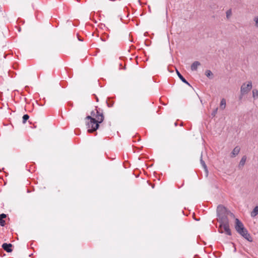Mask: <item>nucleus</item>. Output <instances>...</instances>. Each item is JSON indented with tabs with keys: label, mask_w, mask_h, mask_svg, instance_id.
Segmentation results:
<instances>
[{
	"label": "nucleus",
	"mask_w": 258,
	"mask_h": 258,
	"mask_svg": "<svg viewBox=\"0 0 258 258\" xmlns=\"http://www.w3.org/2000/svg\"><path fill=\"white\" fill-rule=\"evenodd\" d=\"M235 229L240 235L249 241H252V238L244 227L243 223L237 218L235 219Z\"/></svg>",
	"instance_id": "1"
},
{
	"label": "nucleus",
	"mask_w": 258,
	"mask_h": 258,
	"mask_svg": "<svg viewBox=\"0 0 258 258\" xmlns=\"http://www.w3.org/2000/svg\"><path fill=\"white\" fill-rule=\"evenodd\" d=\"M86 119L90 120L87 122L86 124L88 128V132L89 133H93L98 128L99 123L101 122H98V120H96L95 118L92 116H87L86 117Z\"/></svg>",
	"instance_id": "2"
},
{
	"label": "nucleus",
	"mask_w": 258,
	"mask_h": 258,
	"mask_svg": "<svg viewBox=\"0 0 258 258\" xmlns=\"http://www.w3.org/2000/svg\"><path fill=\"white\" fill-rule=\"evenodd\" d=\"M217 214L219 217V221H222L223 218L228 219L227 216L230 214L233 216V214L222 205H219L217 208Z\"/></svg>",
	"instance_id": "3"
},
{
	"label": "nucleus",
	"mask_w": 258,
	"mask_h": 258,
	"mask_svg": "<svg viewBox=\"0 0 258 258\" xmlns=\"http://www.w3.org/2000/svg\"><path fill=\"white\" fill-rule=\"evenodd\" d=\"M220 225L219 227V231L220 233L225 232L228 235H231V232L229 228V221L228 219H223L222 221H219Z\"/></svg>",
	"instance_id": "4"
},
{
	"label": "nucleus",
	"mask_w": 258,
	"mask_h": 258,
	"mask_svg": "<svg viewBox=\"0 0 258 258\" xmlns=\"http://www.w3.org/2000/svg\"><path fill=\"white\" fill-rule=\"evenodd\" d=\"M89 116L95 118L98 122H103L104 119L103 111L100 108L98 109L97 107L91 112V115Z\"/></svg>",
	"instance_id": "5"
},
{
	"label": "nucleus",
	"mask_w": 258,
	"mask_h": 258,
	"mask_svg": "<svg viewBox=\"0 0 258 258\" xmlns=\"http://www.w3.org/2000/svg\"><path fill=\"white\" fill-rule=\"evenodd\" d=\"M252 87V82L251 81H248L246 83H243L240 88V99H241L243 95L247 94L251 89Z\"/></svg>",
	"instance_id": "6"
},
{
	"label": "nucleus",
	"mask_w": 258,
	"mask_h": 258,
	"mask_svg": "<svg viewBox=\"0 0 258 258\" xmlns=\"http://www.w3.org/2000/svg\"><path fill=\"white\" fill-rule=\"evenodd\" d=\"M12 246V244L11 243H4L2 245V247L7 252H11L12 251V249L11 248Z\"/></svg>",
	"instance_id": "7"
},
{
	"label": "nucleus",
	"mask_w": 258,
	"mask_h": 258,
	"mask_svg": "<svg viewBox=\"0 0 258 258\" xmlns=\"http://www.w3.org/2000/svg\"><path fill=\"white\" fill-rule=\"evenodd\" d=\"M240 151V148L239 146L235 147L231 152L230 154V157L231 158H234L236 157L239 154Z\"/></svg>",
	"instance_id": "8"
},
{
	"label": "nucleus",
	"mask_w": 258,
	"mask_h": 258,
	"mask_svg": "<svg viewBox=\"0 0 258 258\" xmlns=\"http://www.w3.org/2000/svg\"><path fill=\"white\" fill-rule=\"evenodd\" d=\"M201 65V63L198 61H194L191 65L190 69L191 71H197L198 68Z\"/></svg>",
	"instance_id": "9"
},
{
	"label": "nucleus",
	"mask_w": 258,
	"mask_h": 258,
	"mask_svg": "<svg viewBox=\"0 0 258 258\" xmlns=\"http://www.w3.org/2000/svg\"><path fill=\"white\" fill-rule=\"evenodd\" d=\"M176 73L177 74L179 78V79L181 80V81L186 84L188 85V86H190V85L189 84L188 82L186 81V80L183 77V76L180 74V73L177 70H176Z\"/></svg>",
	"instance_id": "10"
},
{
	"label": "nucleus",
	"mask_w": 258,
	"mask_h": 258,
	"mask_svg": "<svg viewBox=\"0 0 258 258\" xmlns=\"http://www.w3.org/2000/svg\"><path fill=\"white\" fill-rule=\"evenodd\" d=\"M7 217L6 215L5 214H2L0 215V225L2 226H4L5 224V221L4 220V219Z\"/></svg>",
	"instance_id": "11"
},
{
	"label": "nucleus",
	"mask_w": 258,
	"mask_h": 258,
	"mask_svg": "<svg viewBox=\"0 0 258 258\" xmlns=\"http://www.w3.org/2000/svg\"><path fill=\"white\" fill-rule=\"evenodd\" d=\"M246 160V156H243L240 161V162H239V164L238 165L239 168L242 167L244 165Z\"/></svg>",
	"instance_id": "12"
},
{
	"label": "nucleus",
	"mask_w": 258,
	"mask_h": 258,
	"mask_svg": "<svg viewBox=\"0 0 258 258\" xmlns=\"http://www.w3.org/2000/svg\"><path fill=\"white\" fill-rule=\"evenodd\" d=\"M226 105V100L224 98L221 99L220 104V108L222 110H224Z\"/></svg>",
	"instance_id": "13"
},
{
	"label": "nucleus",
	"mask_w": 258,
	"mask_h": 258,
	"mask_svg": "<svg viewBox=\"0 0 258 258\" xmlns=\"http://www.w3.org/2000/svg\"><path fill=\"white\" fill-rule=\"evenodd\" d=\"M258 214V206H256L253 209L252 212H251V216L252 217H255Z\"/></svg>",
	"instance_id": "14"
},
{
	"label": "nucleus",
	"mask_w": 258,
	"mask_h": 258,
	"mask_svg": "<svg viewBox=\"0 0 258 258\" xmlns=\"http://www.w3.org/2000/svg\"><path fill=\"white\" fill-rule=\"evenodd\" d=\"M200 162H201L202 166L203 167V168H204L205 171L207 172V171H208L207 167L206 166L205 162L203 160L202 155H201V156Z\"/></svg>",
	"instance_id": "15"
},
{
	"label": "nucleus",
	"mask_w": 258,
	"mask_h": 258,
	"mask_svg": "<svg viewBox=\"0 0 258 258\" xmlns=\"http://www.w3.org/2000/svg\"><path fill=\"white\" fill-rule=\"evenodd\" d=\"M252 97L254 99H257L258 98V91L256 89H253L252 90Z\"/></svg>",
	"instance_id": "16"
},
{
	"label": "nucleus",
	"mask_w": 258,
	"mask_h": 258,
	"mask_svg": "<svg viewBox=\"0 0 258 258\" xmlns=\"http://www.w3.org/2000/svg\"><path fill=\"white\" fill-rule=\"evenodd\" d=\"M226 14L227 19H229L232 15V10L230 9L228 10H227L226 12Z\"/></svg>",
	"instance_id": "17"
},
{
	"label": "nucleus",
	"mask_w": 258,
	"mask_h": 258,
	"mask_svg": "<svg viewBox=\"0 0 258 258\" xmlns=\"http://www.w3.org/2000/svg\"><path fill=\"white\" fill-rule=\"evenodd\" d=\"M205 75L208 78H210L211 77L213 76V73L210 70H207L205 72Z\"/></svg>",
	"instance_id": "18"
},
{
	"label": "nucleus",
	"mask_w": 258,
	"mask_h": 258,
	"mask_svg": "<svg viewBox=\"0 0 258 258\" xmlns=\"http://www.w3.org/2000/svg\"><path fill=\"white\" fill-rule=\"evenodd\" d=\"M29 116L28 114H25L23 116V123H25L26 121L29 119Z\"/></svg>",
	"instance_id": "19"
},
{
	"label": "nucleus",
	"mask_w": 258,
	"mask_h": 258,
	"mask_svg": "<svg viewBox=\"0 0 258 258\" xmlns=\"http://www.w3.org/2000/svg\"><path fill=\"white\" fill-rule=\"evenodd\" d=\"M253 21L255 22V26L258 27V16H256L253 18Z\"/></svg>",
	"instance_id": "20"
},
{
	"label": "nucleus",
	"mask_w": 258,
	"mask_h": 258,
	"mask_svg": "<svg viewBox=\"0 0 258 258\" xmlns=\"http://www.w3.org/2000/svg\"><path fill=\"white\" fill-rule=\"evenodd\" d=\"M217 111H218V108H215V109L213 111V112H212L211 115H212L213 116H215V115H216V114H217Z\"/></svg>",
	"instance_id": "21"
},
{
	"label": "nucleus",
	"mask_w": 258,
	"mask_h": 258,
	"mask_svg": "<svg viewBox=\"0 0 258 258\" xmlns=\"http://www.w3.org/2000/svg\"><path fill=\"white\" fill-rule=\"evenodd\" d=\"M96 100H97V101H98V98H96Z\"/></svg>",
	"instance_id": "22"
},
{
	"label": "nucleus",
	"mask_w": 258,
	"mask_h": 258,
	"mask_svg": "<svg viewBox=\"0 0 258 258\" xmlns=\"http://www.w3.org/2000/svg\"><path fill=\"white\" fill-rule=\"evenodd\" d=\"M1 171V170H0V172Z\"/></svg>",
	"instance_id": "23"
}]
</instances>
